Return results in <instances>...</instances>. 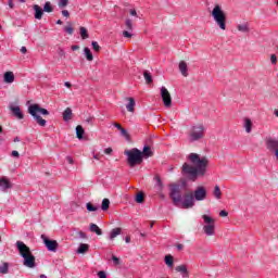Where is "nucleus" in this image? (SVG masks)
I'll use <instances>...</instances> for the list:
<instances>
[{"label":"nucleus","mask_w":278,"mask_h":278,"mask_svg":"<svg viewBox=\"0 0 278 278\" xmlns=\"http://www.w3.org/2000/svg\"><path fill=\"white\" fill-rule=\"evenodd\" d=\"M13 142H21V138L15 137L14 140H13Z\"/></svg>","instance_id":"nucleus-61"},{"label":"nucleus","mask_w":278,"mask_h":278,"mask_svg":"<svg viewBox=\"0 0 278 278\" xmlns=\"http://www.w3.org/2000/svg\"><path fill=\"white\" fill-rule=\"evenodd\" d=\"M80 36L83 38V40H86L88 38V29H86V27L81 26L80 27Z\"/></svg>","instance_id":"nucleus-36"},{"label":"nucleus","mask_w":278,"mask_h":278,"mask_svg":"<svg viewBox=\"0 0 278 278\" xmlns=\"http://www.w3.org/2000/svg\"><path fill=\"white\" fill-rule=\"evenodd\" d=\"M41 240H43V244L48 249V251L52 253H55V251H58V241L51 240L45 235H41Z\"/></svg>","instance_id":"nucleus-12"},{"label":"nucleus","mask_w":278,"mask_h":278,"mask_svg":"<svg viewBox=\"0 0 278 278\" xmlns=\"http://www.w3.org/2000/svg\"><path fill=\"white\" fill-rule=\"evenodd\" d=\"M62 15L68 17L71 16V13H68V10H63Z\"/></svg>","instance_id":"nucleus-50"},{"label":"nucleus","mask_w":278,"mask_h":278,"mask_svg":"<svg viewBox=\"0 0 278 278\" xmlns=\"http://www.w3.org/2000/svg\"><path fill=\"white\" fill-rule=\"evenodd\" d=\"M16 247L21 257L24 260V266H26V268H36V256H34L29 247L23 241H17Z\"/></svg>","instance_id":"nucleus-2"},{"label":"nucleus","mask_w":278,"mask_h":278,"mask_svg":"<svg viewBox=\"0 0 278 278\" xmlns=\"http://www.w3.org/2000/svg\"><path fill=\"white\" fill-rule=\"evenodd\" d=\"M104 153H105L106 155H110V154L112 153V148H106V149H104Z\"/></svg>","instance_id":"nucleus-51"},{"label":"nucleus","mask_w":278,"mask_h":278,"mask_svg":"<svg viewBox=\"0 0 278 278\" xmlns=\"http://www.w3.org/2000/svg\"><path fill=\"white\" fill-rule=\"evenodd\" d=\"M237 29L238 31H241L242 34H249V23H243V24H239L237 25Z\"/></svg>","instance_id":"nucleus-24"},{"label":"nucleus","mask_w":278,"mask_h":278,"mask_svg":"<svg viewBox=\"0 0 278 278\" xmlns=\"http://www.w3.org/2000/svg\"><path fill=\"white\" fill-rule=\"evenodd\" d=\"M125 27H126L127 30L123 31L124 38H131L134 36L131 34L134 31V22L131 21V18H126Z\"/></svg>","instance_id":"nucleus-14"},{"label":"nucleus","mask_w":278,"mask_h":278,"mask_svg":"<svg viewBox=\"0 0 278 278\" xmlns=\"http://www.w3.org/2000/svg\"><path fill=\"white\" fill-rule=\"evenodd\" d=\"M192 194L195 201H205V199H207V189H205L203 186H199L195 188Z\"/></svg>","instance_id":"nucleus-11"},{"label":"nucleus","mask_w":278,"mask_h":278,"mask_svg":"<svg viewBox=\"0 0 278 278\" xmlns=\"http://www.w3.org/2000/svg\"><path fill=\"white\" fill-rule=\"evenodd\" d=\"M121 228H114L111 230V233L109 236V240H114L115 238H117V236H121Z\"/></svg>","instance_id":"nucleus-26"},{"label":"nucleus","mask_w":278,"mask_h":278,"mask_svg":"<svg viewBox=\"0 0 278 278\" xmlns=\"http://www.w3.org/2000/svg\"><path fill=\"white\" fill-rule=\"evenodd\" d=\"M211 15L219 29H223V31H225V29H227V15L225 14V11H223L220 5L216 4L212 10Z\"/></svg>","instance_id":"nucleus-4"},{"label":"nucleus","mask_w":278,"mask_h":278,"mask_svg":"<svg viewBox=\"0 0 278 278\" xmlns=\"http://www.w3.org/2000/svg\"><path fill=\"white\" fill-rule=\"evenodd\" d=\"M89 229L92 233H97V236H103V230L97 224H91Z\"/></svg>","instance_id":"nucleus-22"},{"label":"nucleus","mask_w":278,"mask_h":278,"mask_svg":"<svg viewBox=\"0 0 278 278\" xmlns=\"http://www.w3.org/2000/svg\"><path fill=\"white\" fill-rule=\"evenodd\" d=\"M101 210L103 212H108V210H110V199H103L102 200Z\"/></svg>","instance_id":"nucleus-32"},{"label":"nucleus","mask_w":278,"mask_h":278,"mask_svg":"<svg viewBox=\"0 0 278 278\" xmlns=\"http://www.w3.org/2000/svg\"><path fill=\"white\" fill-rule=\"evenodd\" d=\"M21 154H18V151L14 150L12 151V156L13 157H20Z\"/></svg>","instance_id":"nucleus-52"},{"label":"nucleus","mask_w":278,"mask_h":278,"mask_svg":"<svg viewBox=\"0 0 278 278\" xmlns=\"http://www.w3.org/2000/svg\"><path fill=\"white\" fill-rule=\"evenodd\" d=\"M72 116H73V110H71V108L65 109L63 112V119L65 122H68L71 121Z\"/></svg>","instance_id":"nucleus-25"},{"label":"nucleus","mask_w":278,"mask_h":278,"mask_svg":"<svg viewBox=\"0 0 278 278\" xmlns=\"http://www.w3.org/2000/svg\"><path fill=\"white\" fill-rule=\"evenodd\" d=\"M98 277L99 278H108V274H105V271H103V270H100V271H98Z\"/></svg>","instance_id":"nucleus-46"},{"label":"nucleus","mask_w":278,"mask_h":278,"mask_svg":"<svg viewBox=\"0 0 278 278\" xmlns=\"http://www.w3.org/2000/svg\"><path fill=\"white\" fill-rule=\"evenodd\" d=\"M66 162H68V164H73V157L66 156Z\"/></svg>","instance_id":"nucleus-54"},{"label":"nucleus","mask_w":278,"mask_h":278,"mask_svg":"<svg viewBox=\"0 0 278 278\" xmlns=\"http://www.w3.org/2000/svg\"><path fill=\"white\" fill-rule=\"evenodd\" d=\"M87 211L88 212H97V210H99V206H94L92 203L88 202L87 203Z\"/></svg>","instance_id":"nucleus-39"},{"label":"nucleus","mask_w":278,"mask_h":278,"mask_svg":"<svg viewBox=\"0 0 278 278\" xmlns=\"http://www.w3.org/2000/svg\"><path fill=\"white\" fill-rule=\"evenodd\" d=\"M113 125H114V127H116V129H118V131H121L123 128V126H121V124H118V123H115Z\"/></svg>","instance_id":"nucleus-53"},{"label":"nucleus","mask_w":278,"mask_h":278,"mask_svg":"<svg viewBox=\"0 0 278 278\" xmlns=\"http://www.w3.org/2000/svg\"><path fill=\"white\" fill-rule=\"evenodd\" d=\"M88 249H90V247L86 243H80L78 249H77V253L78 254H84L87 253Z\"/></svg>","instance_id":"nucleus-28"},{"label":"nucleus","mask_w":278,"mask_h":278,"mask_svg":"<svg viewBox=\"0 0 278 278\" xmlns=\"http://www.w3.org/2000/svg\"><path fill=\"white\" fill-rule=\"evenodd\" d=\"M9 8H14V2L12 0H9Z\"/></svg>","instance_id":"nucleus-57"},{"label":"nucleus","mask_w":278,"mask_h":278,"mask_svg":"<svg viewBox=\"0 0 278 278\" xmlns=\"http://www.w3.org/2000/svg\"><path fill=\"white\" fill-rule=\"evenodd\" d=\"M64 30L66 31V34H68L70 36H73V26H66L64 28Z\"/></svg>","instance_id":"nucleus-45"},{"label":"nucleus","mask_w":278,"mask_h":278,"mask_svg":"<svg viewBox=\"0 0 278 278\" xmlns=\"http://www.w3.org/2000/svg\"><path fill=\"white\" fill-rule=\"evenodd\" d=\"M205 225L203 226V231L206 236H214L216 233V226L214 224V218L210 217L208 215L202 216Z\"/></svg>","instance_id":"nucleus-7"},{"label":"nucleus","mask_w":278,"mask_h":278,"mask_svg":"<svg viewBox=\"0 0 278 278\" xmlns=\"http://www.w3.org/2000/svg\"><path fill=\"white\" fill-rule=\"evenodd\" d=\"M8 270H9V265H8V263H3V265L0 266V274H1V275H8Z\"/></svg>","instance_id":"nucleus-38"},{"label":"nucleus","mask_w":278,"mask_h":278,"mask_svg":"<svg viewBox=\"0 0 278 278\" xmlns=\"http://www.w3.org/2000/svg\"><path fill=\"white\" fill-rule=\"evenodd\" d=\"M129 13H130V16H138V12L136 11V9H131Z\"/></svg>","instance_id":"nucleus-48"},{"label":"nucleus","mask_w":278,"mask_h":278,"mask_svg":"<svg viewBox=\"0 0 278 278\" xmlns=\"http://www.w3.org/2000/svg\"><path fill=\"white\" fill-rule=\"evenodd\" d=\"M179 71L184 77H188V64L185 61L179 63Z\"/></svg>","instance_id":"nucleus-21"},{"label":"nucleus","mask_w":278,"mask_h":278,"mask_svg":"<svg viewBox=\"0 0 278 278\" xmlns=\"http://www.w3.org/2000/svg\"><path fill=\"white\" fill-rule=\"evenodd\" d=\"M125 242H126L127 244H129V243L131 242V238L126 237V238H125Z\"/></svg>","instance_id":"nucleus-58"},{"label":"nucleus","mask_w":278,"mask_h":278,"mask_svg":"<svg viewBox=\"0 0 278 278\" xmlns=\"http://www.w3.org/2000/svg\"><path fill=\"white\" fill-rule=\"evenodd\" d=\"M91 46H92L93 50H96L97 52L101 51V46H99V42L92 41Z\"/></svg>","instance_id":"nucleus-42"},{"label":"nucleus","mask_w":278,"mask_h":278,"mask_svg":"<svg viewBox=\"0 0 278 278\" xmlns=\"http://www.w3.org/2000/svg\"><path fill=\"white\" fill-rule=\"evenodd\" d=\"M113 263L115 264V266H118V264H121V260L118 257H116L115 255L112 256Z\"/></svg>","instance_id":"nucleus-47"},{"label":"nucleus","mask_w":278,"mask_h":278,"mask_svg":"<svg viewBox=\"0 0 278 278\" xmlns=\"http://www.w3.org/2000/svg\"><path fill=\"white\" fill-rule=\"evenodd\" d=\"M161 97L165 108H170V105H173V99L170 98V92H168V89H166V87L161 88Z\"/></svg>","instance_id":"nucleus-13"},{"label":"nucleus","mask_w":278,"mask_h":278,"mask_svg":"<svg viewBox=\"0 0 278 278\" xmlns=\"http://www.w3.org/2000/svg\"><path fill=\"white\" fill-rule=\"evenodd\" d=\"M64 86L66 87V88H71V83L70 81H66L65 84H64Z\"/></svg>","instance_id":"nucleus-60"},{"label":"nucleus","mask_w":278,"mask_h":278,"mask_svg":"<svg viewBox=\"0 0 278 278\" xmlns=\"http://www.w3.org/2000/svg\"><path fill=\"white\" fill-rule=\"evenodd\" d=\"M34 11H35V18L37 21H40L42 18V15L45 14V11L42 10V8H40V5L35 4L33 7Z\"/></svg>","instance_id":"nucleus-18"},{"label":"nucleus","mask_w":278,"mask_h":278,"mask_svg":"<svg viewBox=\"0 0 278 278\" xmlns=\"http://www.w3.org/2000/svg\"><path fill=\"white\" fill-rule=\"evenodd\" d=\"M28 114L35 118L40 127H45L47 125V121L41 118L40 114L43 116H49V111L47 109L40 108V104H30L28 106Z\"/></svg>","instance_id":"nucleus-3"},{"label":"nucleus","mask_w":278,"mask_h":278,"mask_svg":"<svg viewBox=\"0 0 278 278\" xmlns=\"http://www.w3.org/2000/svg\"><path fill=\"white\" fill-rule=\"evenodd\" d=\"M121 134L124 138H126V140H129V132H127V130L125 128H121Z\"/></svg>","instance_id":"nucleus-41"},{"label":"nucleus","mask_w":278,"mask_h":278,"mask_svg":"<svg viewBox=\"0 0 278 278\" xmlns=\"http://www.w3.org/2000/svg\"><path fill=\"white\" fill-rule=\"evenodd\" d=\"M128 104L126 105V110L128 112H134V108H136V100H134V98H129L128 99Z\"/></svg>","instance_id":"nucleus-29"},{"label":"nucleus","mask_w":278,"mask_h":278,"mask_svg":"<svg viewBox=\"0 0 278 278\" xmlns=\"http://www.w3.org/2000/svg\"><path fill=\"white\" fill-rule=\"evenodd\" d=\"M270 63L274 66L277 65V54H270Z\"/></svg>","instance_id":"nucleus-44"},{"label":"nucleus","mask_w":278,"mask_h":278,"mask_svg":"<svg viewBox=\"0 0 278 278\" xmlns=\"http://www.w3.org/2000/svg\"><path fill=\"white\" fill-rule=\"evenodd\" d=\"M143 77H144L147 84L153 83V76H151V73H149V71L143 72Z\"/></svg>","instance_id":"nucleus-34"},{"label":"nucleus","mask_w":278,"mask_h":278,"mask_svg":"<svg viewBox=\"0 0 278 278\" xmlns=\"http://www.w3.org/2000/svg\"><path fill=\"white\" fill-rule=\"evenodd\" d=\"M243 127L247 134H251V129H253V122H251V118L249 117L244 118Z\"/></svg>","instance_id":"nucleus-20"},{"label":"nucleus","mask_w":278,"mask_h":278,"mask_svg":"<svg viewBox=\"0 0 278 278\" xmlns=\"http://www.w3.org/2000/svg\"><path fill=\"white\" fill-rule=\"evenodd\" d=\"M136 203H144V195L142 193H138L135 199Z\"/></svg>","instance_id":"nucleus-40"},{"label":"nucleus","mask_w":278,"mask_h":278,"mask_svg":"<svg viewBox=\"0 0 278 278\" xmlns=\"http://www.w3.org/2000/svg\"><path fill=\"white\" fill-rule=\"evenodd\" d=\"M10 110L13 114V116H16L18 121H23V118H25V115L23 114V112L21 111V106L18 105H10Z\"/></svg>","instance_id":"nucleus-15"},{"label":"nucleus","mask_w":278,"mask_h":278,"mask_svg":"<svg viewBox=\"0 0 278 278\" xmlns=\"http://www.w3.org/2000/svg\"><path fill=\"white\" fill-rule=\"evenodd\" d=\"M84 134H85L84 127H81V125H78L76 127V137L78 138V140L84 139Z\"/></svg>","instance_id":"nucleus-27"},{"label":"nucleus","mask_w":278,"mask_h":278,"mask_svg":"<svg viewBox=\"0 0 278 278\" xmlns=\"http://www.w3.org/2000/svg\"><path fill=\"white\" fill-rule=\"evenodd\" d=\"M142 160H147L153 155V151H151V147L144 146L143 151H141Z\"/></svg>","instance_id":"nucleus-19"},{"label":"nucleus","mask_w":278,"mask_h":278,"mask_svg":"<svg viewBox=\"0 0 278 278\" xmlns=\"http://www.w3.org/2000/svg\"><path fill=\"white\" fill-rule=\"evenodd\" d=\"M39 277L40 278H48L47 275H45V274H41Z\"/></svg>","instance_id":"nucleus-63"},{"label":"nucleus","mask_w":278,"mask_h":278,"mask_svg":"<svg viewBox=\"0 0 278 278\" xmlns=\"http://www.w3.org/2000/svg\"><path fill=\"white\" fill-rule=\"evenodd\" d=\"M124 154L127 156L129 166L134 167L136 164H142V151L137 148L126 150Z\"/></svg>","instance_id":"nucleus-5"},{"label":"nucleus","mask_w":278,"mask_h":278,"mask_svg":"<svg viewBox=\"0 0 278 278\" xmlns=\"http://www.w3.org/2000/svg\"><path fill=\"white\" fill-rule=\"evenodd\" d=\"M176 273H179L182 278L190 277V273L188 271V266L186 265H179L175 267Z\"/></svg>","instance_id":"nucleus-17"},{"label":"nucleus","mask_w":278,"mask_h":278,"mask_svg":"<svg viewBox=\"0 0 278 278\" xmlns=\"http://www.w3.org/2000/svg\"><path fill=\"white\" fill-rule=\"evenodd\" d=\"M169 197L174 205H179L181 203V187L179 185H170Z\"/></svg>","instance_id":"nucleus-8"},{"label":"nucleus","mask_w":278,"mask_h":278,"mask_svg":"<svg viewBox=\"0 0 278 278\" xmlns=\"http://www.w3.org/2000/svg\"><path fill=\"white\" fill-rule=\"evenodd\" d=\"M84 51L88 62H92V60H94V56L92 55L90 48H85Z\"/></svg>","instance_id":"nucleus-33"},{"label":"nucleus","mask_w":278,"mask_h":278,"mask_svg":"<svg viewBox=\"0 0 278 278\" xmlns=\"http://www.w3.org/2000/svg\"><path fill=\"white\" fill-rule=\"evenodd\" d=\"M274 114H275V116L278 117V110H275V111H274Z\"/></svg>","instance_id":"nucleus-64"},{"label":"nucleus","mask_w":278,"mask_h":278,"mask_svg":"<svg viewBox=\"0 0 278 278\" xmlns=\"http://www.w3.org/2000/svg\"><path fill=\"white\" fill-rule=\"evenodd\" d=\"M205 136V126L198 124L191 127L189 131V142H199V140H203Z\"/></svg>","instance_id":"nucleus-6"},{"label":"nucleus","mask_w":278,"mask_h":278,"mask_svg":"<svg viewBox=\"0 0 278 278\" xmlns=\"http://www.w3.org/2000/svg\"><path fill=\"white\" fill-rule=\"evenodd\" d=\"M4 83L5 84H14V73H12V72L4 73Z\"/></svg>","instance_id":"nucleus-23"},{"label":"nucleus","mask_w":278,"mask_h":278,"mask_svg":"<svg viewBox=\"0 0 278 278\" xmlns=\"http://www.w3.org/2000/svg\"><path fill=\"white\" fill-rule=\"evenodd\" d=\"M155 186L157 188L159 191H162V189L164 188V184L162 182V178H160V176H156L155 178Z\"/></svg>","instance_id":"nucleus-35"},{"label":"nucleus","mask_w":278,"mask_h":278,"mask_svg":"<svg viewBox=\"0 0 278 278\" xmlns=\"http://www.w3.org/2000/svg\"><path fill=\"white\" fill-rule=\"evenodd\" d=\"M188 160L192 165L184 163L181 169L182 175L187 177L189 181H197L199 177H205L210 160L205 156L199 155L198 153H190L188 155Z\"/></svg>","instance_id":"nucleus-1"},{"label":"nucleus","mask_w":278,"mask_h":278,"mask_svg":"<svg viewBox=\"0 0 278 278\" xmlns=\"http://www.w3.org/2000/svg\"><path fill=\"white\" fill-rule=\"evenodd\" d=\"M213 197H215V199L217 200H219L220 197H223V192H220V187L218 185H216L213 190Z\"/></svg>","instance_id":"nucleus-31"},{"label":"nucleus","mask_w":278,"mask_h":278,"mask_svg":"<svg viewBox=\"0 0 278 278\" xmlns=\"http://www.w3.org/2000/svg\"><path fill=\"white\" fill-rule=\"evenodd\" d=\"M265 147H266L267 151H269L270 153H274V151L278 150V138L267 136L265 138Z\"/></svg>","instance_id":"nucleus-10"},{"label":"nucleus","mask_w":278,"mask_h":278,"mask_svg":"<svg viewBox=\"0 0 278 278\" xmlns=\"http://www.w3.org/2000/svg\"><path fill=\"white\" fill-rule=\"evenodd\" d=\"M68 5V0H59V8L63 9Z\"/></svg>","instance_id":"nucleus-43"},{"label":"nucleus","mask_w":278,"mask_h":278,"mask_svg":"<svg viewBox=\"0 0 278 278\" xmlns=\"http://www.w3.org/2000/svg\"><path fill=\"white\" fill-rule=\"evenodd\" d=\"M43 12L51 13L53 12V7L51 5V2H46L43 5Z\"/></svg>","instance_id":"nucleus-37"},{"label":"nucleus","mask_w":278,"mask_h":278,"mask_svg":"<svg viewBox=\"0 0 278 278\" xmlns=\"http://www.w3.org/2000/svg\"><path fill=\"white\" fill-rule=\"evenodd\" d=\"M21 53H27V48L25 46L21 48Z\"/></svg>","instance_id":"nucleus-55"},{"label":"nucleus","mask_w":278,"mask_h":278,"mask_svg":"<svg viewBox=\"0 0 278 278\" xmlns=\"http://www.w3.org/2000/svg\"><path fill=\"white\" fill-rule=\"evenodd\" d=\"M229 215V213H227V211H220L219 212V216H222V217H225V216H228Z\"/></svg>","instance_id":"nucleus-49"},{"label":"nucleus","mask_w":278,"mask_h":278,"mask_svg":"<svg viewBox=\"0 0 278 278\" xmlns=\"http://www.w3.org/2000/svg\"><path fill=\"white\" fill-rule=\"evenodd\" d=\"M194 201L192 193H186L179 203L184 210H191V207H194Z\"/></svg>","instance_id":"nucleus-9"},{"label":"nucleus","mask_w":278,"mask_h":278,"mask_svg":"<svg viewBox=\"0 0 278 278\" xmlns=\"http://www.w3.org/2000/svg\"><path fill=\"white\" fill-rule=\"evenodd\" d=\"M165 264L168 268H173V266H174L173 255L168 254L165 256Z\"/></svg>","instance_id":"nucleus-30"},{"label":"nucleus","mask_w":278,"mask_h":278,"mask_svg":"<svg viewBox=\"0 0 278 278\" xmlns=\"http://www.w3.org/2000/svg\"><path fill=\"white\" fill-rule=\"evenodd\" d=\"M79 49V46H72V51H77Z\"/></svg>","instance_id":"nucleus-59"},{"label":"nucleus","mask_w":278,"mask_h":278,"mask_svg":"<svg viewBox=\"0 0 278 278\" xmlns=\"http://www.w3.org/2000/svg\"><path fill=\"white\" fill-rule=\"evenodd\" d=\"M276 155V159L278 161V149L273 152Z\"/></svg>","instance_id":"nucleus-62"},{"label":"nucleus","mask_w":278,"mask_h":278,"mask_svg":"<svg viewBox=\"0 0 278 278\" xmlns=\"http://www.w3.org/2000/svg\"><path fill=\"white\" fill-rule=\"evenodd\" d=\"M0 188L2 192H7L10 190V188H12V184L7 177H0Z\"/></svg>","instance_id":"nucleus-16"},{"label":"nucleus","mask_w":278,"mask_h":278,"mask_svg":"<svg viewBox=\"0 0 278 278\" xmlns=\"http://www.w3.org/2000/svg\"><path fill=\"white\" fill-rule=\"evenodd\" d=\"M176 247H177L178 251H181L184 249V244H181V243L177 244Z\"/></svg>","instance_id":"nucleus-56"}]
</instances>
